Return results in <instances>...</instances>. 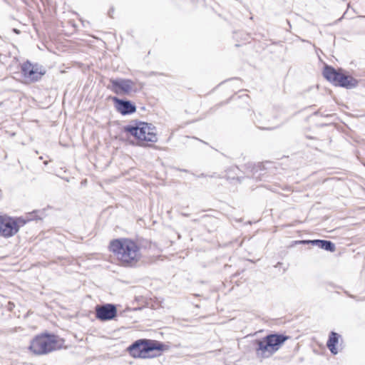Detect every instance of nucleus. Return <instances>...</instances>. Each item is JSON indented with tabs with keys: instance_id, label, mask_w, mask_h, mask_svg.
<instances>
[{
	"instance_id": "28",
	"label": "nucleus",
	"mask_w": 365,
	"mask_h": 365,
	"mask_svg": "<svg viewBox=\"0 0 365 365\" xmlns=\"http://www.w3.org/2000/svg\"><path fill=\"white\" fill-rule=\"evenodd\" d=\"M344 1H346V0H343Z\"/></svg>"
},
{
	"instance_id": "13",
	"label": "nucleus",
	"mask_w": 365,
	"mask_h": 365,
	"mask_svg": "<svg viewBox=\"0 0 365 365\" xmlns=\"http://www.w3.org/2000/svg\"><path fill=\"white\" fill-rule=\"evenodd\" d=\"M341 70L342 68L336 69L331 66L326 65L323 69V76L335 86Z\"/></svg>"
},
{
	"instance_id": "17",
	"label": "nucleus",
	"mask_w": 365,
	"mask_h": 365,
	"mask_svg": "<svg viewBox=\"0 0 365 365\" xmlns=\"http://www.w3.org/2000/svg\"><path fill=\"white\" fill-rule=\"evenodd\" d=\"M313 241H314V240H303L295 241V244L312 245V242Z\"/></svg>"
},
{
	"instance_id": "22",
	"label": "nucleus",
	"mask_w": 365,
	"mask_h": 365,
	"mask_svg": "<svg viewBox=\"0 0 365 365\" xmlns=\"http://www.w3.org/2000/svg\"><path fill=\"white\" fill-rule=\"evenodd\" d=\"M347 14V10L344 13L343 16L337 20V21H340L343 18H344L345 15Z\"/></svg>"
},
{
	"instance_id": "9",
	"label": "nucleus",
	"mask_w": 365,
	"mask_h": 365,
	"mask_svg": "<svg viewBox=\"0 0 365 365\" xmlns=\"http://www.w3.org/2000/svg\"><path fill=\"white\" fill-rule=\"evenodd\" d=\"M111 85L108 86V89L112 91L115 94L120 93L128 94L134 85V82L130 79L127 78H117L110 79Z\"/></svg>"
},
{
	"instance_id": "6",
	"label": "nucleus",
	"mask_w": 365,
	"mask_h": 365,
	"mask_svg": "<svg viewBox=\"0 0 365 365\" xmlns=\"http://www.w3.org/2000/svg\"><path fill=\"white\" fill-rule=\"evenodd\" d=\"M124 131L135 137L140 145H145V143H156L158 136L156 128L151 123L138 122L135 125H128L124 127Z\"/></svg>"
},
{
	"instance_id": "5",
	"label": "nucleus",
	"mask_w": 365,
	"mask_h": 365,
	"mask_svg": "<svg viewBox=\"0 0 365 365\" xmlns=\"http://www.w3.org/2000/svg\"><path fill=\"white\" fill-rule=\"evenodd\" d=\"M58 336L52 333L44 332L36 335L30 342L29 349L36 355H44L61 348Z\"/></svg>"
},
{
	"instance_id": "7",
	"label": "nucleus",
	"mask_w": 365,
	"mask_h": 365,
	"mask_svg": "<svg viewBox=\"0 0 365 365\" xmlns=\"http://www.w3.org/2000/svg\"><path fill=\"white\" fill-rule=\"evenodd\" d=\"M21 76L26 83H35L39 81L46 74V69L43 66L32 63L26 60L21 64Z\"/></svg>"
},
{
	"instance_id": "1",
	"label": "nucleus",
	"mask_w": 365,
	"mask_h": 365,
	"mask_svg": "<svg viewBox=\"0 0 365 365\" xmlns=\"http://www.w3.org/2000/svg\"><path fill=\"white\" fill-rule=\"evenodd\" d=\"M109 249L124 267H137L142 257L140 245L136 241L128 238L113 240Z\"/></svg>"
},
{
	"instance_id": "16",
	"label": "nucleus",
	"mask_w": 365,
	"mask_h": 365,
	"mask_svg": "<svg viewBox=\"0 0 365 365\" xmlns=\"http://www.w3.org/2000/svg\"><path fill=\"white\" fill-rule=\"evenodd\" d=\"M239 170V168L237 167H231L228 170H227V177L228 179H235V176H233L231 175V173H236L237 171ZM236 179L239 181V182H241L242 181V177H238L237 176L236 177Z\"/></svg>"
},
{
	"instance_id": "20",
	"label": "nucleus",
	"mask_w": 365,
	"mask_h": 365,
	"mask_svg": "<svg viewBox=\"0 0 365 365\" xmlns=\"http://www.w3.org/2000/svg\"><path fill=\"white\" fill-rule=\"evenodd\" d=\"M195 177L200 178H206V177H208V175L205 173H201L200 175H195Z\"/></svg>"
},
{
	"instance_id": "25",
	"label": "nucleus",
	"mask_w": 365,
	"mask_h": 365,
	"mask_svg": "<svg viewBox=\"0 0 365 365\" xmlns=\"http://www.w3.org/2000/svg\"><path fill=\"white\" fill-rule=\"evenodd\" d=\"M181 215L184 217H188L189 216V214L187 213H185V212H182Z\"/></svg>"
},
{
	"instance_id": "24",
	"label": "nucleus",
	"mask_w": 365,
	"mask_h": 365,
	"mask_svg": "<svg viewBox=\"0 0 365 365\" xmlns=\"http://www.w3.org/2000/svg\"><path fill=\"white\" fill-rule=\"evenodd\" d=\"M13 31H14V33H16V34H19V33H20L19 30H18L17 29H13Z\"/></svg>"
},
{
	"instance_id": "21",
	"label": "nucleus",
	"mask_w": 365,
	"mask_h": 365,
	"mask_svg": "<svg viewBox=\"0 0 365 365\" xmlns=\"http://www.w3.org/2000/svg\"><path fill=\"white\" fill-rule=\"evenodd\" d=\"M113 11H114V9H113V8H111V9L109 10V11H108V15H109V16H110V17H111V18L113 17L112 14L113 13Z\"/></svg>"
},
{
	"instance_id": "2",
	"label": "nucleus",
	"mask_w": 365,
	"mask_h": 365,
	"mask_svg": "<svg viewBox=\"0 0 365 365\" xmlns=\"http://www.w3.org/2000/svg\"><path fill=\"white\" fill-rule=\"evenodd\" d=\"M288 339V336L274 333L269 334L262 339L254 340L252 344L256 357L261 361L271 357Z\"/></svg>"
},
{
	"instance_id": "12",
	"label": "nucleus",
	"mask_w": 365,
	"mask_h": 365,
	"mask_svg": "<svg viewBox=\"0 0 365 365\" xmlns=\"http://www.w3.org/2000/svg\"><path fill=\"white\" fill-rule=\"evenodd\" d=\"M359 84V81L353 76L346 74L342 69L338 78L335 86L344 88L346 89H352L356 88Z\"/></svg>"
},
{
	"instance_id": "14",
	"label": "nucleus",
	"mask_w": 365,
	"mask_h": 365,
	"mask_svg": "<svg viewBox=\"0 0 365 365\" xmlns=\"http://www.w3.org/2000/svg\"><path fill=\"white\" fill-rule=\"evenodd\" d=\"M340 338L341 335L333 331H331L329 335V339L327 341V346L330 352L334 355H336L339 352L336 348V344L339 343Z\"/></svg>"
},
{
	"instance_id": "29",
	"label": "nucleus",
	"mask_w": 365,
	"mask_h": 365,
	"mask_svg": "<svg viewBox=\"0 0 365 365\" xmlns=\"http://www.w3.org/2000/svg\"><path fill=\"white\" fill-rule=\"evenodd\" d=\"M1 105V103H0V106Z\"/></svg>"
},
{
	"instance_id": "27",
	"label": "nucleus",
	"mask_w": 365,
	"mask_h": 365,
	"mask_svg": "<svg viewBox=\"0 0 365 365\" xmlns=\"http://www.w3.org/2000/svg\"><path fill=\"white\" fill-rule=\"evenodd\" d=\"M192 221H193V222H197V219H194Z\"/></svg>"
},
{
	"instance_id": "23",
	"label": "nucleus",
	"mask_w": 365,
	"mask_h": 365,
	"mask_svg": "<svg viewBox=\"0 0 365 365\" xmlns=\"http://www.w3.org/2000/svg\"><path fill=\"white\" fill-rule=\"evenodd\" d=\"M210 178H218V175L216 173H213L211 175H208Z\"/></svg>"
},
{
	"instance_id": "26",
	"label": "nucleus",
	"mask_w": 365,
	"mask_h": 365,
	"mask_svg": "<svg viewBox=\"0 0 365 365\" xmlns=\"http://www.w3.org/2000/svg\"><path fill=\"white\" fill-rule=\"evenodd\" d=\"M181 170L183 171V172H186V173L188 172L187 170H185V169L184 170Z\"/></svg>"
},
{
	"instance_id": "8",
	"label": "nucleus",
	"mask_w": 365,
	"mask_h": 365,
	"mask_svg": "<svg viewBox=\"0 0 365 365\" xmlns=\"http://www.w3.org/2000/svg\"><path fill=\"white\" fill-rule=\"evenodd\" d=\"M95 309L96 319L101 322L113 320L117 316V307L113 304L97 305Z\"/></svg>"
},
{
	"instance_id": "15",
	"label": "nucleus",
	"mask_w": 365,
	"mask_h": 365,
	"mask_svg": "<svg viewBox=\"0 0 365 365\" xmlns=\"http://www.w3.org/2000/svg\"><path fill=\"white\" fill-rule=\"evenodd\" d=\"M312 245L317 246L318 247L328 252H333L336 250V246L334 242L327 240H314Z\"/></svg>"
},
{
	"instance_id": "19",
	"label": "nucleus",
	"mask_w": 365,
	"mask_h": 365,
	"mask_svg": "<svg viewBox=\"0 0 365 365\" xmlns=\"http://www.w3.org/2000/svg\"><path fill=\"white\" fill-rule=\"evenodd\" d=\"M257 126L261 129V130H272L274 129V128H270V127H262V126H260L259 125H257Z\"/></svg>"
},
{
	"instance_id": "11",
	"label": "nucleus",
	"mask_w": 365,
	"mask_h": 365,
	"mask_svg": "<svg viewBox=\"0 0 365 365\" xmlns=\"http://www.w3.org/2000/svg\"><path fill=\"white\" fill-rule=\"evenodd\" d=\"M115 108L122 115H128L136 111V106L130 100L113 97Z\"/></svg>"
},
{
	"instance_id": "10",
	"label": "nucleus",
	"mask_w": 365,
	"mask_h": 365,
	"mask_svg": "<svg viewBox=\"0 0 365 365\" xmlns=\"http://www.w3.org/2000/svg\"><path fill=\"white\" fill-rule=\"evenodd\" d=\"M247 177L254 179L256 181H267L269 176L267 175V168L262 163L257 164L248 163Z\"/></svg>"
},
{
	"instance_id": "3",
	"label": "nucleus",
	"mask_w": 365,
	"mask_h": 365,
	"mask_svg": "<svg viewBox=\"0 0 365 365\" xmlns=\"http://www.w3.org/2000/svg\"><path fill=\"white\" fill-rule=\"evenodd\" d=\"M168 346L161 341L148 339H140L130 344L128 350L131 356L134 358H152L160 354Z\"/></svg>"
},
{
	"instance_id": "4",
	"label": "nucleus",
	"mask_w": 365,
	"mask_h": 365,
	"mask_svg": "<svg viewBox=\"0 0 365 365\" xmlns=\"http://www.w3.org/2000/svg\"><path fill=\"white\" fill-rule=\"evenodd\" d=\"M39 211H34L29 214V217H10L6 215H0V236L6 238L14 236L27 222L41 219L38 215Z\"/></svg>"
},
{
	"instance_id": "18",
	"label": "nucleus",
	"mask_w": 365,
	"mask_h": 365,
	"mask_svg": "<svg viewBox=\"0 0 365 365\" xmlns=\"http://www.w3.org/2000/svg\"><path fill=\"white\" fill-rule=\"evenodd\" d=\"M313 115H320L321 116L326 117V118H328V117L331 116V114H326V113H322V112H321V109H319V110H318L317 111L314 112V113H313Z\"/></svg>"
}]
</instances>
